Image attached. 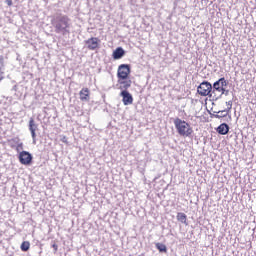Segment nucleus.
<instances>
[{
    "label": "nucleus",
    "mask_w": 256,
    "mask_h": 256,
    "mask_svg": "<svg viewBox=\"0 0 256 256\" xmlns=\"http://www.w3.org/2000/svg\"><path fill=\"white\" fill-rule=\"evenodd\" d=\"M70 21L71 19H69V16L67 15L57 16L54 20H52V25L55 32L62 33V35L69 33Z\"/></svg>",
    "instance_id": "f257e3e1"
},
{
    "label": "nucleus",
    "mask_w": 256,
    "mask_h": 256,
    "mask_svg": "<svg viewBox=\"0 0 256 256\" xmlns=\"http://www.w3.org/2000/svg\"><path fill=\"white\" fill-rule=\"evenodd\" d=\"M63 139V143H67V137L64 136Z\"/></svg>",
    "instance_id": "aec40b11"
},
{
    "label": "nucleus",
    "mask_w": 256,
    "mask_h": 256,
    "mask_svg": "<svg viewBox=\"0 0 256 256\" xmlns=\"http://www.w3.org/2000/svg\"><path fill=\"white\" fill-rule=\"evenodd\" d=\"M37 129H38V125L37 123H35V119L30 118L29 120V131L31 133L32 139L35 141V139H37Z\"/></svg>",
    "instance_id": "1a4fd4ad"
},
{
    "label": "nucleus",
    "mask_w": 256,
    "mask_h": 256,
    "mask_svg": "<svg viewBox=\"0 0 256 256\" xmlns=\"http://www.w3.org/2000/svg\"><path fill=\"white\" fill-rule=\"evenodd\" d=\"M211 91H213V86L209 82H202L197 88V92L201 97L211 95Z\"/></svg>",
    "instance_id": "20e7f679"
},
{
    "label": "nucleus",
    "mask_w": 256,
    "mask_h": 256,
    "mask_svg": "<svg viewBox=\"0 0 256 256\" xmlns=\"http://www.w3.org/2000/svg\"><path fill=\"white\" fill-rule=\"evenodd\" d=\"M120 97H122L123 105H133V95L129 91L122 90Z\"/></svg>",
    "instance_id": "6e6552de"
},
{
    "label": "nucleus",
    "mask_w": 256,
    "mask_h": 256,
    "mask_svg": "<svg viewBox=\"0 0 256 256\" xmlns=\"http://www.w3.org/2000/svg\"><path fill=\"white\" fill-rule=\"evenodd\" d=\"M6 3L8 7H11L13 5V0H6Z\"/></svg>",
    "instance_id": "6ab92c4d"
},
{
    "label": "nucleus",
    "mask_w": 256,
    "mask_h": 256,
    "mask_svg": "<svg viewBox=\"0 0 256 256\" xmlns=\"http://www.w3.org/2000/svg\"><path fill=\"white\" fill-rule=\"evenodd\" d=\"M156 249H158V251H160V253H167V246H165V244L157 243Z\"/></svg>",
    "instance_id": "dca6fc26"
},
{
    "label": "nucleus",
    "mask_w": 256,
    "mask_h": 256,
    "mask_svg": "<svg viewBox=\"0 0 256 256\" xmlns=\"http://www.w3.org/2000/svg\"><path fill=\"white\" fill-rule=\"evenodd\" d=\"M129 75H131V67L129 66V64H121L118 67L117 78L129 79Z\"/></svg>",
    "instance_id": "39448f33"
},
{
    "label": "nucleus",
    "mask_w": 256,
    "mask_h": 256,
    "mask_svg": "<svg viewBox=\"0 0 256 256\" xmlns=\"http://www.w3.org/2000/svg\"><path fill=\"white\" fill-rule=\"evenodd\" d=\"M18 159L21 165H31L33 163V156L27 151L20 152Z\"/></svg>",
    "instance_id": "423d86ee"
},
{
    "label": "nucleus",
    "mask_w": 256,
    "mask_h": 256,
    "mask_svg": "<svg viewBox=\"0 0 256 256\" xmlns=\"http://www.w3.org/2000/svg\"><path fill=\"white\" fill-rule=\"evenodd\" d=\"M174 127L180 137H191V135H193V127H191V124L181 118L174 119Z\"/></svg>",
    "instance_id": "f03ea898"
},
{
    "label": "nucleus",
    "mask_w": 256,
    "mask_h": 256,
    "mask_svg": "<svg viewBox=\"0 0 256 256\" xmlns=\"http://www.w3.org/2000/svg\"><path fill=\"white\" fill-rule=\"evenodd\" d=\"M216 131L219 133V135H227V133H229V125L222 123L218 126Z\"/></svg>",
    "instance_id": "ddd939ff"
},
{
    "label": "nucleus",
    "mask_w": 256,
    "mask_h": 256,
    "mask_svg": "<svg viewBox=\"0 0 256 256\" xmlns=\"http://www.w3.org/2000/svg\"><path fill=\"white\" fill-rule=\"evenodd\" d=\"M125 55V50L123 48L118 47L113 52V59H121Z\"/></svg>",
    "instance_id": "4468645a"
},
{
    "label": "nucleus",
    "mask_w": 256,
    "mask_h": 256,
    "mask_svg": "<svg viewBox=\"0 0 256 256\" xmlns=\"http://www.w3.org/2000/svg\"><path fill=\"white\" fill-rule=\"evenodd\" d=\"M91 92L89 88H82L79 92L80 101H89Z\"/></svg>",
    "instance_id": "f8f14e48"
},
{
    "label": "nucleus",
    "mask_w": 256,
    "mask_h": 256,
    "mask_svg": "<svg viewBox=\"0 0 256 256\" xmlns=\"http://www.w3.org/2000/svg\"><path fill=\"white\" fill-rule=\"evenodd\" d=\"M118 83L120 85L119 89L121 91H127V89H129V87H131V79L126 78V79H121L118 78Z\"/></svg>",
    "instance_id": "9b49d317"
},
{
    "label": "nucleus",
    "mask_w": 256,
    "mask_h": 256,
    "mask_svg": "<svg viewBox=\"0 0 256 256\" xmlns=\"http://www.w3.org/2000/svg\"><path fill=\"white\" fill-rule=\"evenodd\" d=\"M3 78H0V81H2Z\"/></svg>",
    "instance_id": "412c9836"
},
{
    "label": "nucleus",
    "mask_w": 256,
    "mask_h": 256,
    "mask_svg": "<svg viewBox=\"0 0 256 256\" xmlns=\"http://www.w3.org/2000/svg\"><path fill=\"white\" fill-rule=\"evenodd\" d=\"M226 106H227V109L219 111L216 117L218 118L227 117L229 113H231V109H233V101L229 100L228 102H226Z\"/></svg>",
    "instance_id": "9d476101"
},
{
    "label": "nucleus",
    "mask_w": 256,
    "mask_h": 256,
    "mask_svg": "<svg viewBox=\"0 0 256 256\" xmlns=\"http://www.w3.org/2000/svg\"><path fill=\"white\" fill-rule=\"evenodd\" d=\"M177 221H180V223L186 224L187 223V215L185 213L179 212L177 214Z\"/></svg>",
    "instance_id": "2eb2a0df"
},
{
    "label": "nucleus",
    "mask_w": 256,
    "mask_h": 256,
    "mask_svg": "<svg viewBox=\"0 0 256 256\" xmlns=\"http://www.w3.org/2000/svg\"><path fill=\"white\" fill-rule=\"evenodd\" d=\"M101 43V40L97 37L89 38L85 41V44L87 45V49L89 51H95V49H99V44Z\"/></svg>",
    "instance_id": "0eeeda50"
},
{
    "label": "nucleus",
    "mask_w": 256,
    "mask_h": 256,
    "mask_svg": "<svg viewBox=\"0 0 256 256\" xmlns=\"http://www.w3.org/2000/svg\"><path fill=\"white\" fill-rule=\"evenodd\" d=\"M30 247H31V243H29V241L22 242L20 246L21 251H27L28 249H30Z\"/></svg>",
    "instance_id": "f3484780"
},
{
    "label": "nucleus",
    "mask_w": 256,
    "mask_h": 256,
    "mask_svg": "<svg viewBox=\"0 0 256 256\" xmlns=\"http://www.w3.org/2000/svg\"><path fill=\"white\" fill-rule=\"evenodd\" d=\"M52 247L54 249V252L57 253L59 246H57V244H53Z\"/></svg>",
    "instance_id": "a211bd4d"
},
{
    "label": "nucleus",
    "mask_w": 256,
    "mask_h": 256,
    "mask_svg": "<svg viewBox=\"0 0 256 256\" xmlns=\"http://www.w3.org/2000/svg\"><path fill=\"white\" fill-rule=\"evenodd\" d=\"M225 87H227V80L225 78H220L213 84L212 93H219V97L225 93Z\"/></svg>",
    "instance_id": "7ed1b4c3"
}]
</instances>
